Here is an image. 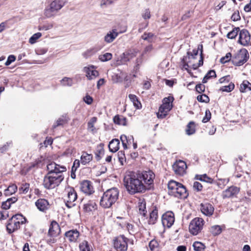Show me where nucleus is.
Returning <instances> with one entry per match:
<instances>
[{
  "mask_svg": "<svg viewBox=\"0 0 251 251\" xmlns=\"http://www.w3.org/2000/svg\"><path fill=\"white\" fill-rule=\"evenodd\" d=\"M47 170L48 172L44 177L43 185L47 189H53L64 180L63 173L67 171L66 167L51 162L47 165Z\"/></svg>",
  "mask_w": 251,
  "mask_h": 251,
  "instance_id": "nucleus-1",
  "label": "nucleus"
},
{
  "mask_svg": "<svg viewBox=\"0 0 251 251\" xmlns=\"http://www.w3.org/2000/svg\"><path fill=\"white\" fill-rule=\"evenodd\" d=\"M124 183L126 189L131 195L144 192L148 189L142 182L138 174L133 172H129L125 176Z\"/></svg>",
  "mask_w": 251,
  "mask_h": 251,
  "instance_id": "nucleus-2",
  "label": "nucleus"
},
{
  "mask_svg": "<svg viewBox=\"0 0 251 251\" xmlns=\"http://www.w3.org/2000/svg\"><path fill=\"white\" fill-rule=\"evenodd\" d=\"M119 190L116 187H113L107 190L103 194L100 203L104 208H110L118 199Z\"/></svg>",
  "mask_w": 251,
  "mask_h": 251,
  "instance_id": "nucleus-3",
  "label": "nucleus"
},
{
  "mask_svg": "<svg viewBox=\"0 0 251 251\" xmlns=\"http://www.w3.org/2000/svg\"><path fill=\"white\" fill-rule=\"evenodd\" d=\"M168 193L170 195L178 199H185L188 196V193L182 184L171 180L168 184Z\"/></svg>",
  "mask_w": 251,
  "mask_h": 251,
  "instance_id": "nucleus-4",
  "label": "nucleus"
},
{
  "mask_svg": "<svg viewBox=\"0 0 251 251\" xmlns=\"http://www.w3.org/2000/svg\"><path fill=\"white\" fill-rule=\"evenodd\" d=\"M66 2V0H53L49 6L45 9L44 13L45 16L47 18L54 16Z\"/></svg>",
  "mask_w": 251,
  "mask_h": 251,
  "instance_id": "nucleus-5",
  "label": "nucleus"
},
{
  "mask_svg": "<svg viewBox=\"0 0 251 251\" xmlns=\"http://www.w3.org/2000/svg\"><path fill=\"white\" fill-rule=\"evenodd\" d=\"M249 57L248 50L245 49H243L232 57L231 61L234 65L240 66L245 63Z\"/></svg>",
  "mask_w": 251,
  "mask_h": 251,
  "instance_id": "nucleus-6",
  "label": "nucleus"
},
{
  "mask_svg": "<svg viewBox=\"0 0 251 251\" xmlns=\"http://www.w3.org/2000/svg\"><path fill=\"white\" fill-rule=\"evenodd\" d=\"M204 225V220L201 218H195L191 221L189 226L190 232L194 235L201 231Z\"/></svg>",
  "mask_w": 251,
  "mask_h": 251,
  "instance_id": "nucleus-7",
  "label": "nucleus"
},
{
  "mask_svg": "<svg viewBox=\"0 0 251 251\" xmlns=\"http://www.w3.org/2000/svg\"><path fill=\"white\" fill-rule=\"evenodd\" d=\"M138 52V50L135 49L127 50L120 55V60H118L117 63L119 65L126 63L134 58Z\"/></svg>",
  "mask_w": 251,
  "mask_h": 251,
  "instance_id": "nucleus-8",
  "label": "nucleus"
},
{
  "mask_svg": "<svg viewBox=\"0 0 251 251\" xmlns=\"http://www.w3.org/2000/svg\"><path fill=\"white\" fill-rule=\"evenodd\" d=\"M127 239L124 235L117 237L114 242V248L119 251H126L127 248Z\"/></svg>",
  "mask_w": 251,
  "mask_h": 251,
  "instance_id": "nucleus-9",
  "label": "nucleus"
},
{
  "mask_svg": "<svg viewBox=\"0 0 251 251\" xmlns=\"http://www.w3.org/2000/svg\"><path fill=\"white\" fill-rule=\"evenodd\" d=\"M200 209L203 215L210 217L213 214L215 209L212 204L208 201H203L200 205Z\"/></svg>",
  "mask_w": 251,
  "mask_h": 251,
  "instance_id": "nucleus-10",
  "label": "nucleus"
},
{
  "mask_svg": "<svg viewBox=\"0 0 251 251\" xmlns=\"http://www.w3.org/2000/svg\"><path fill=\"white\" fill-rule=\"evenodd\" d=\"M172 167L175 173L179 176L185 174L187 167L185 162L181 160L176 161Z\"/></svg>",
  "mask_w": 251,
  "mask_h": 251,
  "instance_id": "nucleus-11",
  "label": "nucleus"
},
{
  "mask_svg": "<svg viewBox=\"0 0 251 251\" xmlns=\"http://www.w3.org/2000/svg\"><path fill=\"white\" fill-rule=\"evenodd\" d=\"M240 191V188L239 187L232 185L223 191L222 197L224 199L236 197Z\"/></svg>",
  "mask_w": 251,
  "mask_h": 251,
  "instance_id": "nucleus-12",
  "label": "nucleus"
},
{
  "mask_svg": "<svg viewBox=\"0 0 251 251\" xmlns=\"http://www.w3.org/2000/svg\"><path fill=\"white\" fill-rule=\"evenodd\" d=\"M251 40V35L249 32L246 29H242L239 32V37L238 42L244 46L249 45Z\"/></svg>",
  "mask_w": 251,
  "mask_h": 251,
  "instance_id": "nucleus-13",
  "label": "nucleus"
},
{
  "mask_svg": "<svg viewBox=\"0 0 251 251\" xmlns=\"http://www.w3.org/2000/svg\"><path fill=\"white\" fill-rule=\"evenodd\" d=\"M138 174L141 181H144L145 184L149 186L153 183L154 174L151 171H145Z\"/></svg>",
  "mask_w": 251,
  "mask_h": 251,
  "instance_id": "nucleus-14",
  "label": "nucleus"
},
{
  "mask_svg": "<svg viewBox=\"0 0 251 251\" xmlns=\"http://www.w3.org/2000/svg\"><path fill=\"white\" fill-rule=\"evenodd\" d=\"M175 222L174 214L168 211L162 216V223L164 226L170 227Z\"/></svg>",
  "mask_w": 251,
  "mask_h": 251,
  "instance_id": "nucleus-15",
  "label": "nucleus"
},
{
  "mask_svg": "<svg viewBox=\"0 0 251 251\" xmlns=\"http://www.w3.org/2000/svg\"><path fill=\"white\" fill-rule=\"evenodd\" d=\"M81 191L86 195H90L94 192L92 182L87 180H83L80 183Z\"/></svg>",
  "mask_w": 251,
  "mask_h": 251,
  "instance_id": "nucleus-16",
  "label": "nucleus"
},
{
  "mask_svg": "<svg viewBox=\"0 0 251 251\" xmlns=\"http://www.w3.org/2000/svg\"><path fill=\"white\" fill-rule=\"evenodd\" d=\"M83 210L87 213L92 212L97 209L96 201L94 199L89 200L83 204Z\"/></svg>",
  "mask_w": 251,
  "mask_h": 251,
  "instance_id": "nucleus-17",
  "label": "nucleus"
},
{
  "mask_svg": "<svg viewBox=\"0 0 251 251\" xmlns=\"http://www.w3.org/2000/svg\"><path fill=\"white\" fill-rule=\"evenodd\" d=\"M61 229L58 224L55 221H52L50 226L48 235L50 237H56L60 232Z\"/></svg>",
  "mask_w": 251,
  "mask_h": 251,
  "instance_id": "nucleus-18",
  "label": "nucleus"
},
{
  "mask_svg": "<svg viewBox=\"0 0 251 251\" xmlns=\"http://www.w3.org/2000/svg\"><path fill=\"white\" fill-rule=\"evenodd\" d=\"M21 225L15 221L14 218H10L6 225V229L9 233H12L20 228Z\"/></svg>",
  "mask_w": 251,
  "mask_h": 251,
  "instance_id": "nucleus-19",
  "label": "nucleus"
},
{
  "mask_svg": "<svg viewBox=\"0 0 251 251\" xmlns=\"http://www.w3.org/2000/svg\"><path fill=\"white\" fill-rule=\"evenodd\" d=\"M37 208L41 211L46 212L49 208V203L44 199H39L35 202Z\"/></svg>",
  "mask_w": 251,
  "mask_h": 251,
  "instance_id": "nucleus-20",
  "label": "nucleus"
},
{
  "mask_svg": "<svg viewBox=\"0 0 251 251\" xmlns=\"http://www.w3.org/2000/svg\"><path fill=\"white\" fill-rule=\"evenodd\" d=\"M65 236L70 242H75L79 236V232L76 229L70 230L65 232Z\"/></svg>",
  "mask_w": 251,
  "mask_h": 251,
  "instance_id": "nucleus-21",
  "label": "nucleus"
},
{
  "mask_svg": "<svg viewBox=\"0 0 251 251\" xmlns=\"http://www.w3.org/2000/svg\"><path fill=\"white\" fill-rule=\"evenodd\" d=\"M84 70L86 73V76L90 80L95 78L99 75L98 71L94 69L93 66L85 68Z\"/></svg>",
  "mask_w": 251,
  "mask_h": 251,
  "instance_id": "nucleus-22",
  "label": "nucleus"
},
{
  "mask_svg": "<svg viewBox=\"0 0 251 251\" xmlns=\"http://www.w3.org/2000/svg\"><path fill=\"white\" fill-rule=\"evenodd\" d=\"M118 33L116 29H113L109 31L104 37V41L107 43L112 42L118 36Z\"/></svg>",
  "mask_w": 251,
  "mask_h": 251,
  "instance_id": "nucleus-23",
  "label": "nucleus"
},
{
  "mask_svg": "<svg viewBox=\"0 0 251 251\" xmlns=\"http://www.w3.org/2000/svg\"><path fill=\"white\" fill-rule=\"evenodd\" d=\"M76 199L77 194L75 189L72 187L69 188L67 190V198L66 199L67 202L73 203Z\"/></svg>",
  "mask_w": 251,
  "mask_h": 251,
  "instance_id": "nucleus-24",
  "label": "nucleus"
},
{
  "mask_svg": "<svg viewBox=\"0 0 251 251\" xmlns=\"http://www.w3.org/2000/svg\"><path fill=\"white\" fill-rule=\"evenodd\" d=\"M174 100L173 97H168L163 99V104L161 105L167 111L169 112L173 107L172 102Z\"/></svg>",
  "mask_w": 251,
  "mask_h": 251,
  "instance_id": "nucleus-25",
  "label": "nucleus"
},
{
  "mask_svg": "<svg viewBox=\"0 0 251 251\" xmlns=\"http://www.w3.org/2000/svg\"><path fill=\"white\" fill-rule=\"evenodd\" d=\"M120 141L118 139H113L108 145L109 151L112 152H116L119 149Z\"/></svg>",
  "mask_w": 251,
  "mask_h": 251,
  "instance_id": "nucleus-26",
  "label": "nucleus"
},
{
  "mask_svg": "<svg viewBox=\"0 0 251 251\" xmlns=\"http://www.w3.org/2000/svg\"><path fill=\"white\" fill-rule=\"evenodd\" d=\"M113 122L115 124L120 126H126L127 119L122 115H117L113 118Z\"/></svg>",
  "mask_w": 251,
  "mask_h": 251,
  "instance_id": "nucleus-27",
  "label": "nucleus"
},
{
  "mask_svg": "<svg viewBox=\"0 0 251 251\" xmlns=\"http://www.w3.org/2000/svg\"><path fill=\"white\" fill-rule=\"evenodd\" d=\"M93 159V155L91 154H88L86 152H83L80 157V162L82 164L85 165L89 163Z\"/></svg>",
  "mask_w": 251,
  "mask_h": 251,
  "instance_id": "nucleus-28",
  "label": "nucleus"
},
{
  "mask_svg": "<svg viewBox=\"0 0 251 251\" xmlns=\"http://www.w3.org/2000/svg\"><path fill=\"white\" fill-rule=\"evenodd\" d=\"M185 131L186 134L188 135H191L195 133V124L194 122L191 121L186 126Z\"/></svg>",
  "mask_w": 251,
  "mask_h": 251,
  "instance_id": "nucleus-29",
  "label": "nucleus"
},
{
  "mask_svg": "<svg viewBox=\"0 0 251 251\" xmlns=\"http://www.w3.org/2000/svg\"><path fill=\"white\" fill-rule=\"evenodd\" d=\"M158 218V212L156 207L151 211L150 215L149 223L150 224H154Z\"/></svg>",
  "mask_w": 251,
  "mask_h": 251,
  "instance_id": "nucleus-30",
  "label": "nucleus"
},
{
  "mask_svg": "<svg viewBox=\"0 0 251 251\" xmlns=\"http://www.w3.org/2000/svg\"><path fill=\"white\" fill-rule=\"evenodd\" d=\"M240 90L241 92L244 93L247 91L251 90V83L248 80H244L240 85Z\"/></svg>",
  "mask_w": 251,
  "mask_h": 251,
  "instance_id": "nucleus-31",
  "label": "nucleus"
},
{
  "mask_svg": "<svg viewBox=\"0 0 251 251\" xmlns=\"http://www.w3.org/2000/svg\"><path fill=\"white\" fill-rule=\"evenodd\" d=\"M141 38L144 40L147 41L149 43H151L154 38H155L154 34L151 32H145L141 36Z\"/></svg>",
  "mask_w": 251,
  "mask_h": 251,
  "instance_id": "nucleus-32",
  "label": "nucleus"
},
{
  "mask_svg": "<svg viewBox=\"0 0 251 251\" xmlns=\"http://www.w3.org/2000/svg\"><path fill=\"white\" fill-rule=\"evenodd\" d=\"M80 251H92V248L87 241H83L79 246Z\"/></svg>",
  "mask_w": 251,
  "mask_h": 251,
  "instance_id": "nucleus-33",
  "label": "nucleus"
},
{
  "mask_svg": "<svg viewBox=\"0 0 251 251\" xmlns=\"http://www.w3.org/2000/svg\"><path fill=\"white\" fill-rule=\"evenodd\" d=\"M11 218H14L15 221L18 222L21 225L25 224L27 222L26 219L21 214H15Z\"/></svg>",
  "mask_w": 251,
  "mask_h": 251,
  "instance_id": "nucleus-34",
  "label": "nucleus"
},
{
  "mask_svg": "<svg viewBox=\"0 0 251 251\" xmlns=\"http://www.w3.org/2000/svg\"><path fill=\"white\" fill-rule=\"evenodd\" d=\"M17 190V187L15 184H12L4 191V195L5 196H10L15 193Z\"/></svg>",
  "mask_w": 251,
  "mask_h": 251,
  "instance_id": "nucleus-35",
  "label": "nucleus"
},
{
  "mask_svg": "<svg viewBox=\"0 0 251 251\" xmlns=\"http://www.w3.org/2000/svg\"><path fill=\"white\" fill-rule=\"evenodd\" d=\"M193 247L195 251H204L205 248V245L201 242L196 241L193 244Z\"/></svg>",
  "mask_w": 251,
  "mask_h": 251,
  "instance_id": "nucleus-36",
  "label": "nucleus"
},
{
  "mask_svg": "<svg viewBox=\"0 0 251 251\" xmlns=\"http://www.w3.org/2000/svg\"><path fill=\"white\" fill-rule=\"evenodd\" d=\"M117 224L122 228H124L126 226L127 229L128 230V231L130 234H132L133 233V232H134V231L133 230V226L131 224L127 223L126 222H122L121 223L117 222Z\"/></svg>",
  "mask_w": 251,
  "mask_h": 251,
  "instance_id": "nucleus-37",
  "label": "nucleus"
},
{
  "mask_svg": "<svg viewBox=\"0 0 251 251\" xmlns=\"http://www.w3.org/2000/svg\"><path fill=\"white\" fill-rule=\"evenodd\" d=\"M239 31V27H234L232 31L227 33L226 37L229 39H234L238 35V33Z\"/></svg>",
  "mask_w": 251,
  "mask_h": 251,
  "instance_id": "nucleus-38",
  "label": "nucleus"
},
{
  "mask_svg": "<svg viewBox=\"0 0 251 251\" xmlns=\"http://www.w3.org/2000/svg\"><path fill=\"white\" fill-rule=\"evenodd\" d=\"M168 112L161 105L159 107L158 112L157 113V116L159 119H163L166 116Z\"/></svg>",
  "mask_w": 251,
  "mask_h": 251,
  "instance_id": "nucleus-39",
  "label": "nucleus"
},
{
  "mask_svg": "<svg viewBox=\"0 0 251 251\" xmlns=\"http://www.w3.org/2000/svg\"><path fill=\"white\" fill-rule=\"evenodd\" d=\"M210 231L213 235L216 236L220 234L222 232V229L220 226L215 225L212 226L211 227Z\"/></svg>",
  "mask_w": 251,
  "mask_h": 251,
  "instance_id": "nucleus-40",
  "label": "nucleus"
},
{
  "mask_svg": "<svg viewBox=\"0 0 251 251\" xmlns=\"http://www.w3.org/2000/svg\"><path fill=\"white\" fill-rule=\"evenodd\" d=\"M112 57V54L111 53L107 52L103 54L100 55L99 59L102 62H105L111 60Z\"/></svg>",
  "mask_w": 251,
  "mask_h": 251,
  "instance_id": "nucleus-41",
  "label": "nucleus"
},
{
  "mask_svg": "<svg viewBox=\"0 0 251 251\" xmlns=\"http://www.w3.org/2000/svg\"><path fill=\"white\" fill-rule=\"evenodd\" d=\"M138 207L139 213L144 217L146 216L147 214V210L145 202H142L139 203Z\"/></svg>",
  "mask_w": 251,
  "mask_h": 251,
  "instance_id": "nucleus-42",
  "label": "nucleus"
},
{
  "mask_svg": "<svg viewBox=\"0 0 251 251\" xmlns=\"http://www.w3.org/2000/svg\"><path fill=\"white\" fill-rule=\"evenodd\" d=\"M62 85L64 86H71L73 84V80L69 77H65L60 81Z\"/></svg>",
  "mask_w": 251,
  "mask_h": 251,
  "instance_id": "nucleus-43",
  "label": "nucleus"
},
{
  "mask_svg": "<svg viewBox=\"0 0 251 251\" xmlns=\"http://www.w3.org/2000/svg\"><path fill=\"white\" fill-rule=\"evenodd\" d=\"M202 45H198V50H200L201 51V59L199 61L198 65H193V69H196L199 67L202 66L203 65V56H202Z\"/></svg>",
  "mask_w": 251,
  "mask_h": 251,
  "instance_id": "nucleus-44",
  "label": "nucleus"
},
{
  "mask_svg": "<svg viewBox=\"0 0 251 251\" xmlns=\"http://www.w3.org/2000/svg\"><path fill=\"white\" fill-rule=\"evenodd\" d=\"M104 154V149L103 148V145L100 144V146L97 147V149L96 150V158L97 160H100L101 158L100 155H103Z\"/></svg>",
  "mask_w": 251,
  "mask_h": 251,
  "instance_id": "nucleus-45",
  "label": "nucleus"
},
{
  "mask_svg": "<svg viewBox=\"0 0 251 251\" xmlns=\"http://www.w3.org/2000/svg\"><path fill=\"white\" fill-rule=\"evenodd\" d=\"M66 123H67V121L65 119H64L63 118H60L53 125L52 128V129H54L58 126L64 125Z\"/></svg>",
  "mask_w": 251,
  "mask_h": 251,
  "instance_id": "nucleus-46",
  "label": "nucleus"
},
{
  "mask_svg": "<svg viewBox=\"0 0 251 251\" xmlns=\"http://www.w3.org/2000/svg\"><path fill=\"white\" fill-rule=\"evenodd\" d=\"M234 88V84L233 83H230L228 85L223 86L220 88V90L223 92H230Z\"/></svg>",
  "mask_w": 251,
  "mask_h": 251,
  "instance_id": "nucleus-47",
  "label": "nucleus"
},
{
  "mask_svg": "<svg viewBox=\"0 0 251 251\" xmlns=\"http://www.w3.org/2000/svg\"><path fill=\"white\" fill-rule=\"evenodd\" d=\"M12 145V141L7 142L2 146L0 147V153H4L8 150L9 148Z\"/></svg>",
  "mask_w": 251,
  "mask_h": 251,
  "instance_id": "nucleus-48",
  "label": "nucleus"
},
{
  "mask_svg": "<svg viewBox=\"0 0 251 251\" xmlns=\"http://www.w3.org/2000/svg\"><path fill=\"white\" fill-rule=\"evenodd\" d=\"M42 36V34L40 32H37L36 33L34 34L29 40V42L33 44L36 42V40L38 39Z\"/></svg>",
  "mask_w": 251,
  "mask_h": 251,
  "instance_id": "nucleus-49",
  "label": "nucleus"
},
{
  "mask_svg": "<svg viewBox=\"0 0 251 251\" xmlns=\"http://www.w3.org/2000/svg\"><path fill=\"white\" fill-rule=\"evenodd\" d=\"M197 99L199 101L201 102L208 103L210 100L209 97L205 94L198 96Z\"/></svg>",
  "mask_w": 251,
  "mask_h": 251,
  "instance_id": "nucleus-50",
  "label": "nucleus"
},
{
  "mask_svg": "<svg viewBox=\"0 0 251 251\" xmlns=\"http://www.w3.org/2000/svg\"><path fill=\"white\" fill-rule=\"evenodd\" d=\"M97 118L95 117H92L88 123V127L91 131L94 129V124L97 122Z\"/></svg>",
  "mask_w": 251,
  "mask_h": 251,
  "instance_id": "nucleus-51",
  "label": "nucleus"
},
{
  "mask_svg": "<svg viewBox=\"0 0 251 251\" xmlns=\"http://www.w3.org/2000/svg\"><path fill=\"white\" fill-rule=\"evenodd\" d=\"M120 139H121L122 143H128L129 142H130L131 140H132L133 142L134 141V138L132 136H130V137H127L126 135H124V134L122 135L121 136Z\"/></svg>",
  "mask_w": 251,
  "mask_h": 251,
  "instance_id": "nucleus-52",
  "label": "nucleus"
},
{
  "mask_svg": "<svg viewBox=\"0 0 251 251\" xmlns=\"http://www.w3.org/2000/svg\"><path fill=\"white\" fill-rule=\"evenodd\" d=\"M211 118V114L209 109H207L205 111V116L203 118L202 122L203 123H205L209 121Z\"/></svg>",
  "mask_w": 251,
  "mask_h": 251,
  "instance_id": "nucleus-53",
  "label": "nucleus"
},
{
  "mask_svg": "<svg viewBox=\"0 0 251 251\" xmlns=\"http://www.w3.org/2000/svg\"><path fill=\"white\" fill-rule=\"evenodd\" d=\"M229 181V178H221L219 179L217 185L221 188L226 185Z\"/></svg>",
  "mask_w": 251,
  "mask_h": 251,
  "instance_id": "nucleus-54",
  "label": "nucleus"
},
{
  "mask_svg": "<svg viewBox=\"0 0 251 251\" xmlns=\"http://www.w3.org/2000/svg\"><path fill=\"white\" fill-rule=\"evenodd\" d=\"M231 54L230 52L227 53L225 56L222 57L220 59V62L224 64L229 60H231Z\"/></svg>",
  "mask_w": 251,
  "mask_h": 251,
  "instance_id": "nucleus-55",
  "label": "nucleus"
},
{
  "mask_svg": "<svg viewBox=\"0 0 251 251\" xmlns=\"http://www.w3.org/2000/svg\"><path fill=\"white\" fill-rule=\"evenodd\" d=\"M97 51L98 50L95 48L91 49L84 52L83 55L85 56L86 57H87L95 54Z\"/></svg>",
  "mask_w": 251,
  "mask_h": 251,
  "instance_id": "nucleus-56",
  "label": "nucleus"
},
{
  "mask_svg": "<svg viewBox=\"0 0 251 251\" xmlns=\"http://www.w3.org/2000/svg\"><path fill=\"white\" fill-rule=\"evenodd\" d=\"M143 18L145 20L149 19L151 18V13L149 9H146L142 14Z\"/></svg>",
  "mask_w": 251,
  "mask_h": 251,
  "instance_id": "nucleus-57",
  "label": "nucleus"
},
{
  "mask_svg": "<svg viewBox=\"0 0 251 251\" xmlns=\"http://www.w3.org/2000/svg\"><path fill=\"white\" fill-rule=\"evenodd\" d=\"M16 60V57L14 55H10L5 63L6 66H9L11 63L14 62Z\"/></svg>",
  "mask_w": 251,
  "mask_h": 251,
  "instance_id": "nucleus-58",
  "label": "nucleus"
},
{
  "mask_svg": "<svg viewBox=\"0 0 251 251\" xmlns=\"http://www.w3.org/2000/svg\"><path fill=\"white\" fill-rule=\"evenodd\" d=\"M193 13V11L188 10L184 15H182V16L181 17V20L184 21L188 19V18L192 16Z\"/></svg>",
  "mask_w": 251,
  "mask_h": 251,
  "instance_id": "nucleus-59",
  "label": "nucleus"
},
{
  "mask_svg": "<svg viewBox=\"0 0 251 251\" xmlns=\"http://www.w3.org/2000/svg\"><path fill=\"white\" fill-rule=\"evenodd\" d=\"M193 188L197 191H201L202 190V185L199 182L195 181L193 184Z\"/></svg>",
  "mask_w": 251,
  "mask_h": 251,
  "instance_id": "nucleus-60",
  "label": "nucleus"
},
{
  "mask_svg": "<svg viewBox=\"0 0 251 251\" xmlns=\"http://www.w3.org/2000/svg\"><path fill=\"white\" fill-rule=\"evenodd\" d=\"M201 181H203L206 182L212 183V179L207 176L206 174L201 176L200 178H199Z\"/></svg>",
  "mask_w": 251,
  "mask_h": 251,
  "instance_id": "nucleus-61",
  "label": "nucleus"
},
{
  "mask_svg": "<svg viewBox=\"0 0 251 251\" xmlns=\"http://www.w3.org/2000/svg\"><path fill=\"white\" fill-rule=\"evenodd\" d=\"M80 161L78 159H75L72 167V172H75L77 169L79 167Z\"/></svg>",
  "mask_w": 251,
  "mask_h": 251,
  "instance_id": "nucleus-62",
  "label": "nucleus"
},
{
  "mask_svg": "<svg viewBox=\"0 0 251 251\" xmlns=\"http://www.w3.org/2000/svg\"><path fill=\"white\" fill-rule=\"evenodd\" d=\"M195 88L197 92L199 93H201L205 90V86L201 84H199L196 86Z\"/></svg>",
  "mask_w": 251,
  "mask_h": 251,
  "instance_id": "nucleus-63",
  "label": "nucleus"
},
{
  "mask_svg": "<svg viewBox=\"0 0 251 251\" xmlns=\"http://www.w3.org/2000/svg\"><path fill=\"white\" fill-rule=\"evenodd\" d=\"M118 156L119 158V161L121 162L122 164H123V161L125 160V154L124 151H120L118 152Z\"/></svg>",
  "mask_w": 251,
  "mask_h": 251,
  "instance_id": "nucleus-64",
  "label": "nucleus"
}]
</instances>
